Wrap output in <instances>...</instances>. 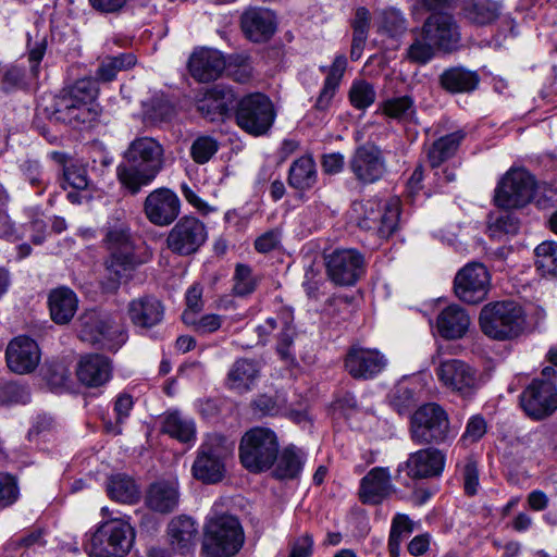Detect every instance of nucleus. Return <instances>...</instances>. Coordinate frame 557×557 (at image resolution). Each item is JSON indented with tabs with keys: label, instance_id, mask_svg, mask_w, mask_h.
Here are the masks:
<instances>
[{
	"label": "nucleus",
	"instance_id": "obj_21",
	"mask_svg": "<svg viewBox=\"0 0 557 557\" xmlns=\"http://www.w3.org/2000/svg\"><path fill=\"white\" fill-rule=\"evenodd\" d=\"M235 102L231 88L215 85L207 89L196 101L197 111L207 120L214 122L223 120Z\"/></svg>",
	"mask_w": 557,
	"mask_h": 557
},
{
	"label": "nucleus",
	"instance_id": "obj_36",
	"mask_svg": "<svg viewBox=\"0 0 557 557\" xmlns=\"http://www.w3.org/2000/svg\"><path fill=\"white\" fill-rule=\"evenodd\" d=\"M465 138L462 131H457L440 137L426 149V160L431 169H438L451 159Z\"/></svg>",
	"mask_w": 557,
	"mask_h": 557
},
{
	"label": "nucleus",
	"instance_id": "obj_31",
	"mask_svg": "<svg viewBox=\"0 0 557 557\" xmlns=\"http://www.w3.org/2000/svg\"><path fill=\"white\" fill-rule=\"evenodd\" d=\"M48 305L51 319L58 324H66L73 319L78 300L71 288L61 286L49 293Z\"/></svg>",
	"mask_w": 557,
	"mask_h": 557
},
{
	"label": "nucleus",
	"instance_id": "obj_25",
	"mask_svg": "<svg viewBox=\"0 0 557 557\" xmlns=\"http://www.w3.org/2000/svg\"><path fill=\"white\" fill-rule=\"evenodd\" d=\"M405 465L411 479L437 476L444 469L445 456L435 448L420 449L411 454Z\"/></svg>",
	"mask_w": 557,
	"mask_h": 557
},
{
	"label": "nucleus",
	"instance_id": "obj_4",
	"mask_svg": "<svg viewBox=\"0 0 557 557\" xmlns=\"http://www.w3.org/2000/svg\"><path fill=\"white\" fill-rule=\"evenodd\" d=\"M479 325L482 333L492 339L511 341L524 331V310L513 300L492 301L482 307Z\"/></svg>",
	"mask_w": 557,
	"mask_h": 557
},
{
	"label": "nucleus",
	"instance_id": "obj_43",
	"mask_svg": "<svg viewBox=\"0 0 557 557\" xmlns=\"http://www.w3.org/2000/svg\"><path fill=\"white\" fill-rule=\"evenodd\" d=\"M135 63L136 57L129 52L106 57L96 72L97 78L102 82H111L120 71H126L135 65Z\"/></svg>",
	"mask_w": 557,
	"mask_h": 557
},
{
	"label": "nucleus",
	"instance_id": "obj_39",
	"mask_svg": "<svg viewBox=\"0 0 557 557\" xmlns=\"http://www.w3.org/2000/svg\"><path fill=\"white\" fill-rule=\"evenodd\" d=\"M107 492L111 499L124 504H133L139 498V490L135 481L121 473L108 479Z\"/></svg>",
	"mask_w": 557,
	"mask_h": 557
},
{
	"label": "nucleus",
	"instance_id": "obj_8",
	"mask_svg": "<svg viewBox=\"0 0 557 557\" xmlns=\"http://www.w3.org/2000/svg\"><path fill=\"white\" fill-rule=\"evenodd\" d=\"M132 525L120 519L100 524L85 546L89 557H125L134 544Z\"/></svg>",
	"mask_w": 557,
	"mask_h": 557
},
{
	"label": "nucleus",
	"instance_id": "obj_56",
	"mask_svg": "<svg viewBox=\"0 0 557 557\" xmlns=\"http://www.w3.org/2000/svg\"><path fill=\"white\" fill-rule=\"evenodd\" d=\"M487 431V423L485 419L480 416H473L469 419L466 430L461 436L465 444H473L480 441Z\"/></svg>",
	"mask_w": 557,
	"mask_h": 557
},
{
	"label": "nucleus",
	"instance_id": "obj_45",
	"mask_svg": "<svg viewBox=\"0 0 557 557\" xmlns=\"http://www.w3.org/2000/svg\"><path fill=\"white\" fill-rule=\"evenodd\" d=\"M536 267L543 274L556 275L557 273V243L545 240L534 250Z\"/></svg>",
	"mask_w": 557,
	"mask_h": 557
},
{
	"label": "nucleus",
	"instance_id": "obj_48",
	"mask_svg": "<svg viewBox=\"0 0 557 557\" xmlns=\"http://www.w3.org/2000/svg\"><path fill=\"white\" fill-rule=\"evenodd\" d=\"M280 330L276 351L282 360L293 364L296 360L295 352L293 350L294 338L296 335L295 327L288 321H283Z\"/></svg>",
	"mask_w": 557,
	"mask_h": 557
},
{
	"label": "nucleus",
	"instance_id": "obj_35",
	"mask_svg": "<svg viewBox=\"0 0 557 557\" xmlns=\"http://www.w3.org/2000/svg\"><path fill=\"white\" fill-rule=\"evenodd\" d=\"M168 534L173 549L184 554L195 546L198 530L191 518L180 516L173 518L169 523Z\"/></svg>",
	"mask_w": 557,
	"mask_h": 557
},
{
	"label": "nucleus",
	"instance_id": "obj_28",
	"mask_svg": "<svg viewBox=\"0 0 557 557\" xmlns=\"http://www.w3.org/2000/svg\"><path fill=\"white\" fill-rule=\"evenodd\" d=\"M470 325V315L458 305H450L444 308L436 318L438 334L445 339L462 338Z\"/></svg>",
	"mask_w": 557,
	"mask_h": 557
},
{
	"label": "nucleus",
	"instance_id": "obj_10",
	"mask_svg": "<svg viewBox=\"0 0 557 557\" xmlns=\"http://www.w3.org/2000/svg\"><path fill=\"white\" fill-rule=\"evenodd\" d=\"M536 190L535 177L525 169L512 168L499 180L494 194L495 205L511 210L529 205Z\"/></svg>",
	"mask_w": 557,
	"mask_h": 557
},
{
	"label": "nucleus",
	"instance_id": "obj_33",
	"mask_svg": "<svg viewBox=\"0 0 557 557\" xmlns=\"http://www.w3.org/2000/svg\"><path fill=\"white\" fill-rule=\"evenodd\" d=\"M479 83V74L462 66L446 69L440 75L441 87L450 94L471 92L476 89Z\"/></svg>",
	"mask_w": 557,
	"mask_h": 557
},
{
	"label": "nucleus",
	"instance_id": "obj_2",
	"mask_svg": "<svg viewBox=\"0 0 557 557\" xmlns=\"http://www.w3.org/2000/svg\"><path fill=\"white\" fill-rule=\"evenodd\" d=\"M116 168L120 183L133 195L153 182L164 165V149L151 137L134 139Z\"/></svg>",
	"mask_w": 557,
	"mask_h": 557
},
{
	"label": "nucleus",
	"instance_id": "obj_37",
	"mask_svg": "<svg viewBox=\"0 0 557 557\" xmlns=\"http://www.w3.org/2000/svg\"><path fill=\"white\" fill-rule=\"evenodd\" d=\"M259 375V367L255 360L238 359L236 360L227 374V383L230 388L244 393L251 388Z\"/></svg>",
	"mask_w": 557,
	"mask_h": 557
},
{
	"label": "nucleus",
	"instance_id": "obj_12",
	"mask_svg": "<svg viewBox=\"0 0 557 557\" xmlns=\"http://www.w3.org/2000/svg\"><path fill=\"white\" fill-rule=\"evenodd\" d=\"M79 338L100 348L116 351L126 341V334L97 311L81 318Z\"/></svg>",
	"mask_w": 557,
	"mask_h": 557
},
{
	"label": "nucleus",
	"instance_id": "obj_20",
	"mask_svg": "<svg viewBox=\"0 0 557 557\" xmlns=\"http://www.w3.org/2000/svg\"><path fill=\"white\" fill-rule=\"evenodd\" d=\"M5 359L12 372L17 374L30 373L40 361L38 344L27 336H17L9 343Z\"/></svg>",
	"mask_w": 557,
	"mask_h": 557
},
{
	"label": "nucleus",
	"instance_id": "obj_17",
	"mask_svg": "<svg viewBox=\"0 0 557 557\" xmlns=\"http://www.w3.org/2000/svg\"><path fill=\"white\" fill-rule=\"evenodd\" d=\"M520 405L528 417L543 420L557 408V389L548 381L533 380L521 393Z\"/></svg>",
	"mask_w": 557,
	"mask_h": 557
},
{
	"label": "nucleus",
	"instance_id": "obj_59",
	"mask_svg": "<svg viewBox=\"0 0 557 557\" xmlns=\"http://www.w3.org/2000/svg\"><path fill=\"white\" fill-rule=\"evenodd\" d=\"M64 181L75 189H85L88 186L87 171L78 164H70L63 169Z\"/></svg>",
	"mask_w": 557,
	"mask_h": 557
},
{
	"label": "nucleus",
	"instance_id": "obj_6",
	"mask_svg": "<svg viewBox=\"0 0 557 557\" xmlns=\"http://www.w3.org/2000/svg\"><path fill=\"white\" fill-rule=\"evenodd\" d=\"M278 448V438L273 430L255 426L245 432L240 440V463L251 473L268 471L274 466Z\"/></svg>",
	"mask_w": 557,
	"mask_h": 557
},
{
	"label": "nucleus",
	"instance_id": "obj_27",
	"mask_svg": "<svg viewBox=\"0 0 557 557\" xmlns=\"http://www.w3.org/2000/svg\"><path fill=\"white\" fill-rule=\"evenodd\" d=\"M188 67L195 79L210 82L221 75L225 69V60L218 50L200 49L189 58Z\"/></svg>",
	"mask_w": 557,
	"mask_h": 557
},
{
	"label": "nucleus",
	"instance_id": "obj_29",
	"mask_svg": "<svg viewBox=\"0 0 557 557\" xmlns=\"http://www.w3.org/2000/svg\"><path fill=\"white\" fill-rule=\"evenodd\" d=\"M127 313L135 326L150 329L162 321L164 309L157 298L144 296L128 304Z\"/></svg>",
	"mask_w": 557,
	"mask_h": 557
},
{
	"label": "nucleus",
	"instance_id": "obj_63",
	"mask_svg": "<svg viewBox=\"0 0 557 557\" xmlns=\"http://www.w3.org/2000/svg\"><path fill=\"white\" fill-rule=\"evenodd\" d=\"M399 218L400 200L398 197H393L385 207V230L388 231L389 235H393L397 231Z\"/></svg>",
	"mask_w": 557,
	"mask_h": 557
},
{
	"label": "nucleus",
	"instance_id": "obj_3",
	"mask_svg": "<svg viewBox=\"0 0 557 557\" xmlns=\"http://www.w3.org/2000/svg\"><path fill=\"white\" fill-rule=\"evenodd\" d=\"M97 89L90 81H78L73 88L55 98L51 119L72 127L92 126L100 116Z\"/></svg>",
	"mask_w": 557,
	"mask_h": 557
},
{
	"label": "nucleus",
	"instance_id": "obj_15",
	"mask_svg": "<svg viewBox=\"0 0 557 557\" xmlns=\"http://www.w3.org/2000/svg\"><path fill=\"white\" fill-rule=\"evenodd\" d=\"M207 238L206 225L196 216L185 215L170 230L165 243L173 253L186 257L196 253Z\"/></svg>",
	"mask_w": 557,
	"mask_h": 557
},
{
	"label": "nucleus",
	"instance_id": "obj_9",
	"mask_svg": "<svg viewBox=\"0 0 557 557\" xmlns=\"http://www.w3.org/2000/svg\"><path fill=\"white\" fill-rule=\"evenodd\" d=\"M235 119L240 129L258 137L269 133L276 119V111L267 95L253 92L238 101Z\"/></svg>",
	"mask_w": 557,
	"mask_h": 557
},
{
	"label": "nucleus",
	"instance_id": "obj_61",
	"mask_svg": "<svg viewBox=\"0 0 557 557\" xmlns=\"http://www.w3.org/2000/svg\"><path fill=\"white\" fill-rule=\"evenodd\" d=\"M290 553L288 557H311L313 553V539L309 533H305L289 543Z\"/></svg>",
	"mask_w": 557,
	"mask_h": 557
},
{
	"label": "nucleus",
	"instance_id": "obj_60",
	"mask_svg": "<svg viewBox=\"0 0 557 557\" xmlns=\"http://www.w3.org/2000/svg\"><path fill=\"white\" fill-rule=\"evenodd\" d=\"M413 403V393L410 388L404 385L395 387L391 395V406L396 409L398 413H404Z\"/></svg>",
	"mask_w": 557,
	"mask_h": 557
},
{
	"label": "nucleus",
	"instance_id": "obj_7",
	"mask_svg": "<svg viewBox=\"0 0 557 557\" xmlns=\"http://www.w3.org/2000/svg\"><path fill=\"white\" fill-rule=\"evenodd\" d=\"M244 530L232 515H215L205 525L202 550L210 557H233L244 544Z\"/></svg>",
	"mask_w": 557,
	"mask_h": 557
},
{
	"label": "nucleus",
	"instance_id": "obj_52",
	"mask_svg": "<svg viewBox=\"0 0 557 557\" xmlns=\"http://www.w3.org/2000/svg\"><path fill=\"white\" fill-rule=\"evenodd\" d=\"M359 226L367 231L381 233L383 228V209L380 202L367 201L364 205V214L359 221Z\"/></svg>",
	"mask_w": 557,
	"mask_h": 557
},
{
	"label": "nucleus",
	"instance_id": "obj_50",
	"mask_svg": "<svg viewBox=\"0 0 557 557\" xmlns=\"http://www.w3.org/2000/svg\"><path fill=\"white\" fill-rule=\"evenodd\" d=\"M463 492L467 496L472 497L478 494L479 482V463L474 457L469 456L466 458L461 470Z\"/></svg>",
	"mask_w": 557,
	"mask_h": 557
},
{
	"label": "nucleus",
	"instance_id": "obj_58",
	"mask_svg": "<svg viewBox=\"0 0 557 557\" xmlns=\"http://www.w3.org/2000/svg\"><path fill=\"white\" fill-rule=\"evenodd\" d=\"M18 497V488L15 479L8 473H0V506L7 507Z\"/></svg>",
	"mask_w": 557,
	"mask_h": 557
},
{
	"label": "nucleus",
	"instance_id": "obj_54",
	"mask_svg": "<svg viewBox=\"0 0 557 557\" xmlns=\"http://www.w3.org/2000/svg\"><path fill=\"white\" fill-rule=\"evenodd\" d=\"M407 30V23L400 11L391 8L385 10V35L397 39Z\"/></svg>",
	"mask_w": 557,
	"mask_h": 557
},
{
	"label": "nucleus",
	"instance_id": "obj_53",
	"mask_svg": "<svg viewBox=\"0 0 557 557\" xmlns=\"http://www.w3.org/2000/svg\"><path fill=\"white\" fill-rule=\"evenodd\" d=\"M435 49L432 42L417 39L407 49V57L413 63L425 64L433 59Z\"/></svg>",
	"mask_w": 557,
	"mask_h": 557
},
{
	"label": "nucleus",
	"instance_id": "obj_11",
	"mask_svg": "<svg viewBox=\"0 0 557 557\" xmlns=\"http://www.w3.org/2000/svg\"><path fill=\"white\" fill-rule=\"evenodd\" d=\"M231 453L232 447L224 436L207 435L191 468L194 476L205 483L220 482L225 472V459Z\"/></svg>",
	"mask_w": 557,
	"mask_h": 557
},
{
	"label": "nucleus",
	"instance_id": "obj_55",
	"mask_svg": "<svg viewBox=\"0 0 557 557\" xmlns=\"http://www.w3.org/2000/svg\"><path fill=\"white\" fill-rule=\"evenodd\" d=\"M492 237H500L503 234L513 235L519 231V221L509 213L500 214L488 226Z\"/></svg>",
	"mask_w": 557,
	"mask_h": 557
},
{
	"label": "nucleus",
	"instance_id": "obj_41",
	"mask_svg": "<svg viewBox=\"0 0 557 557\" xmlns=\"http://www.w3.org/2000/svg\"><path fill=\"white\" fill-rule=\"evenodd\" d=\"M414 530V522L405 513H397L391 524L388 536L389 557H399L401 542Z\"/></svg>",
	"mask_w": 557,
	"mask_h": 557
},
{
	"label": "nucleus",
	"instance_id": "obj_23",
	"mask_svg": "<svg viewBox=\"0 0 557 557\" xmlns=\"http://www.w3.org/2000/svg\"><path fill=\"white\" fill-rule=\"evenodd\" d=\"M350 169L356 177L363 183H373L383 173L382 151L374 144L359 147L350 160Z\"/></svg>",
	"mask_w": 557,
	"mask_h": 557
},
{
	"label": "nucleus",
	"instance_id": "obj_64",
	"mask_svg": "<svg viewBox=\"0 0 557 557\" xmlns=\"http://www.w3.org/2000/svg\"><path fill=\"white\" fill-rule=\"evenodd\" d=\"M432 535L428 532L413 536L407 544L408 553L413 557L425 555L431 547Z\"/></svg>",
	"mask_w": 557,
	"mask_h": 557
},
{
	"label": "nucleus",
	"instance_id": "obj_49",
	"mask_svg": "<svg viewBox=\"0 0 557 557\" xmlns=\"http://www.w3.org/2000/svg\"><path fill=\"white\" fill-rule=\"evenodd\" d=\"M134 401L133 397L128 394H121L117 396L114 403V413L116 418V422L113 423L111 421L106 422L104 426L107 432L117 435L122 432L121 424L129 417V413L133 409Z\"/></svg>",
	"mask_w": 557,
	"mask_h": 557
},
{
	"label": "nucleus",
	"instance_id": "obj_26",
	"mask_svg": "<svg viewBox=\"0 0 557 557\" xmlns=\"http://www.w3.org/2000/svg\"><path fill=\"white\" fill-rule=\"evenodd\" d=\"M76 374L79 382L88 387L104 385L112 375L109 358L99 354H90L81 358Z\"/></svg>",
	"mask_w": 557,
	"mask_h": 557
},
{
	"label": "nucleus",
	"instance_id": "obj_34",
	"mask_svg": "<svg viewBox=\"0 0 557 557\" xmlns=\"http://www.w3.org/2000/svg\"><path fill=\"white\" fill-rule=\"evenodd\" d=\"M305 461L306 454L300 448L293 444L287 445L277 451L273 475L278 480L297 479L302 471Z\"/></svg>",
	"mask_w": 557,
	"mask_h": 557
},
{
	"label": "nucleus",
	"instance_id": "obj_18",
	"mask_svg": "<svg viewBox=\"0 0 557 557\" xmlns=\"http://www.w3.org/2000/svg\"><path fill=\"white\" fill-rule=\"evenodd\" d=\"M181 212V200L170 188L160 187L148 194L144 201L147 220L160 227L169 226Z\"/></svg>",
	"mask_w": 557,
	"mask_h": 557
},
{
	"label": "nucleus",
	"instance_id": "obj_32",
	"mask_svg": "<svg viewBox=\"0 0 557 557\" xmlns=\"http://www.w3.org/2000/svg\"><path fill=\"white\" fill-rule=\"evenodd\" d=\"M317 182V164L311 156H301L292 162L287 175L289 187L305 193L313 188Z\"/></svg>",
	"mask_w": 557,
	"mask_h": 557
},
{
	"label": "nucleus",
	"instance_id": "obj_46",
	"mask_svg": "<svg viewBox=\"0 0 557 557\" xmlns=\"http://www.w3.org/2000/svg\"><path fill=\"white\" fill-rule=\"evenodd\" d=\"M182 320L187 326L201 335L213 333L222 325L221 315L214 313L205 314L198 318V314H194L190 311H184Z\"/></svg>",
	"mask_w": 557,
	"mask_h": 557
},
{
	"label": "nucleus",
	"instance_id": "obj_16",
	"mask_svg": "<svg viewBox=\"0 0 557 557\" xmlns=\"http://www.w3.org/2000/svg\"><path fill=\"white\" fill-rule=\"evenodd\" d=\"M490 281L487 269L482 263L471 262L456 274L454 290L461 301L476 305L486 298Z\"/></svg>",
	"mask_w": 557,
	"mask_h": 557
},
{
	"label": "nucleus",
	"instance_id": "obj_47",
	"mask_svg": "<svg viewBox=\"0 0 557 557\" xmlns=\"http://www.w3.org/2000/svg\"><path fill=\"white\" fill-rule=\"evenodd\" d=\"M218 140L209 135L198 136L190 146V157L197 164H205L211 160V158L219 150Z\"/></svg>",
	"mask_w": 557,
	"mask_h": 557
},
{
	"label": "nucleus",
	"instance_id": "obj_22",
	"mask_svg": "<svg viewBox=\"0 0 557 557\" xmlns=\"http://www.w3.org/2000/svg\"><path fill=\"white\" fill-rule=\"evenodd\" d=\"M276 16L273 11L262 8L246 10L240 25L246 37L253 42L268 41L276 30Z\"/></svg>",
	"mask_w": 557,
	"mask_h": 557
},
{
	"label": "nucleus",
	"instance_id": "obj_57",
	"mask_svg": "<svg viewBox=\"0 0 557 557\" xmlns=\"http://www.w3.org/2000/svg\"><path fill=\"white\" fill-rule=\"evenodd\" d=\"M282 239V231L278 227L271 228L261 235H259L255 240V249L260 253H268L274 249H276Z\"/></svg>",
	"mask_w": 557,
	"mask_h": 557
},
{
	"label": "nucleus",
	"instance_id": "obj_51",
	"mask_svg": "<svg viewBox=\"0 0 557 557\" xmlns=\"http://www.w3.org/2000/svg\"><path fill=\"white\" fill-rule=\"evenodd\" d=\"M350 103L358 110H364L375 100V91L369 83L356 82L349 90Z\"/></svg>",
	"mask_w": 557,
	"mask_h": 557
},
{
	"label": "nucleus",
	"instance_id": "obj_19",
	"mask_svg": "<svg viewBox=\"0 0 557 557\" xmlns=\"http://www.w3.org/2000/svg\"><path fill=\"white\" fill-rule=\"evenodd\" d=\"M326 272L336 285H354L363 273V257L355 249H337L326 258Z\"/></svg>",
	"mask_w": 557,
	"mask_h": 557
},
{
	"label": "nucleus",
	"instance_id": "obj_44",
	"mask_svg": "<svg viewBox=\"0 0 557 557\" xmlns=\"http://www.w3.org/2000/svg\"><path fill=\"white\" fill-rule=\"evenodd\" d=\"M260 280V276L253 273L251 267L237 263L233 274L232 292L235 296L246 297L257 289Z\"/></svg>",
	"mask_w": 557,
	"mask_h": 557
},
{
	"label": "nucleus",
	"instance_id": "obj_42",
	"mask_svg": "<svg viewBox=\"0 0 557 557\" xmlns=\"http://www.w3.org/2000/svg\"><path fill=\"white\" fill-rule=\"evenodd\" d=\"M162 430L171 437L183 443H187L195 438L194 421L182 417L178 412H171L164 418Z\"/></svg>",
	"mask_w": 557,
	"mask_h": 557
},
{
	"label": "nucleus",
	"instance_id": "obj_1",
	"mask_svg": "<svg viewBox=\"0 0 557 557\" xmlns=\"http://www.w3.org/2000/svg\"><path fill=\"white\" fill-rule=\"evenodd\" d=\"M101 243L107 252L103 258L107 290H116L131 281L149 259L148 255L139 252L131 228L124 223L107 226Z\"/></svg>",
	"mask_w": 557,
	"mask_h": 557
},
{
	"label": "nucleus",
	"instance_id": "obj_13",
	"mask_svg": "<svg viewBox=\"0 0 557 557\" xmlns=\"http://www.w3.org/2000/svg\"><path fill=\"white\" fill-rule=\"evenodd\" d=\"M421 34L425 41L432 42L436 50L444 53H451L460 47V27L450 13H431L422 25Z\"/></svg>",
	"mask_w": 557,
	"mask_h": 557
},
{
	"label": "nucleus",
	"instance_id": "obj_38",
	"mask_svg": "<svg viewBox=\"0 0 557 557\" xmlns=\"http://www.w3.org/2000/svg\"><path fill=\"white\" fill-rule=\"evenodd\" d=\"M462 12L469 22L487 25L498 18L500 4L495 0H465Z\"/></svg>",
	"mask_w": 557,
	"mask_h": 557
},
{
	"label": "nucleus",
	"instance_id": "obj_30",
	"mask_svg": "<svg viewBox=\"0 0 557 557\" xmlns=\"http://www.w3.org/2000/svg\"><path fill=\"white\" fill-rule=\"evenodd\" d=\"M178 499L177 484L162 481L150 485L145 503L149 509L156 512L169 513L177 507Z\"/></svg>",
	"mask_w": 557,
	"mask_h": 557
},
{
	"label": "nucleus",
	"instance_id": "obj_24",
	"mask_svg": "<svg viewBox=\"0 0 557 557\" xmlns=\"http://www.w3.org/2000/svg\"><path fill=\"white\" fill-rule=\"evenodd\" d=\"M345 368L355 379H373L382 370L380 351L376 349L351 347L345 358Z\"/></svg>",
	"mask_w": 557,
	"mask_h": 557
},
{
	"label": "nucleus",
	"instance_id": "obj_62",
	"mask_svg": "<svg viewBox=\"0 0 557 557\" xmlns=\"http://www.w3.org/2000/svg\"><path fill=\"white\" fill-rule=\"evenodd\" d=\"M411 106H412V101L407 96L386 100L385 101V115H388V116L395 117V119H401L410 110Z\"/></svg>",
	"mask_w": 557,
	"mask_h": 557
},
{
	"label": "nucleus",
	"instance_id": "obj_14",
	"mask_svg": "<svg viewBox=\"0 0 557 557\" xmlns=\"http://www.w3.org/2000/svg\"><path fill=\"white\" fill-rule=\"evenodd\" d=\"M435 372L446 389L462 398H471L479 388L478 371L466 361L459 359L441 361Z\"/></svg>",
	"mask_w": 557,
	"mask_h": 557
},
{
	"label": "nucleus",
	"instance_id": "obj_40",
	"mask_svg": "<svg viewBox=\"0 0 557 557\" xmlns=\"http://www.w3.org/2000/svg\"><path fill=\"white\" fill-rule=\"evenodd\" d=\"M359 496L362 503L377 505L383 500V468H373L360 483Z\"/></svg>",
	"mask_w": 557,
	"mask_h": 557
},
{
	"label": "nucleus",
	"instance_id": "obj_5",
	"mask_svg": "<svg viewBox=\"0 0 557 557\" xmlns=\"http://www.w3.org/2000/svg\"><path fill=\"white\" fill-rule=\"evenodd\" d=\"M409 432L418 445L445 444L457 434L447 411L436 403L424 404L413 412Z\"/></svg>",
	"mask_w": 557,
	"mask_h": 557
}]
</instances>
